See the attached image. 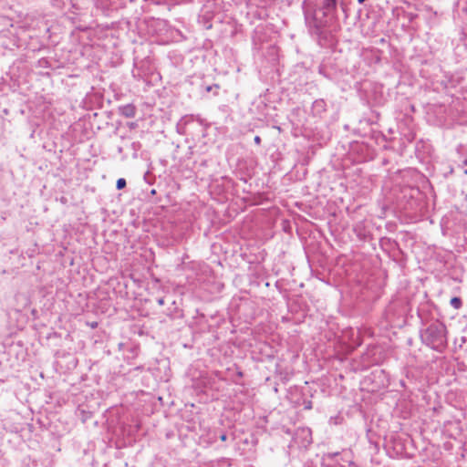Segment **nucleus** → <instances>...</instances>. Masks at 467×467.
Listing matches in <instances>:
<instances>
[{"instance_id": "obj_11", "label": "nucleus", "mask_w": 467, "mask_h": 467, "mask_svg": "<svg viewBox=\"0 0 467 467\" xmlns=\"http://www.w3.org/2000/svg\"><path fill=\"white\" fill-rule=\"evenodd\" d=\"M254 140L258 145L261 143V138L259 136H255Z\"/></svg>"}, {"instance_id": "obj_10", "label": "nucleus", "mask_w": 467, "mask_h": 467, "mask_svg": "<svg viewBox=\"0 0 467 467\" xmlns=\"http://www.w3.org/2000/svg\"><path fill=\"white\" fill-rule=\"evenodd\" d=\"M220 440L222 441H225L227 440V435L226 433L223 432L220 436H219Z\"/></svg>"}, {"instance_id": "obj_9", "label": "nucleus", "mask_w": 467, "mask_h": 467, "mask_svg": "<svg viewBox=\"0 0 467 467\" xmlns=\"http://www.w3.org/2000/svg\"><path fill=\"white\" fill-rule=\"evenodd\" d=\"M213 88H219V86L217 84H214L213 86H207L206 91L210 92L213 89Z\"/></svg>"}, {"instance_id": "obj_13", "label": "nucleus", "mask_w": 467, "mask_h": 467, "mask_svg": "<svg viewBox=\"0 0 467 467\" xmlns=\"http://www.w3.org/2000/svg\"><path fill=\"white\" fill-rule=\"evenodd\" d=\"M305 408H306V409H308V410H309V409H311V408H312V403H311V401H308V403L306 405V407H305Z\"/></svg>"}, {"instance_id": "obj_12", "label": "nucleus", "mask_w": 467, "mask_h": 467, "mask_svg": "<svg viewBox=\"0 0 467 467\" xmlns=\"http://www.w3.org/2000/svg\"><path fill=\"white\" fill-rule=\"evenodd\" d=\"M158 304L160 306H163L164 305V298L163 297H160L158 300H157Z\"/></svg>"}, {"instance_id": "obj_6", "label": "nucleus", "mask_w": 467, "mask_h": 467, "mask_svg": "<svg viewBox=\"0 0 467 467\" xmlns=\"http://www.w3.org/2000/svg\"><path fill=\"white\" fill-rule=\"evenodd\" d=\"M450 304L454 309H460L462 306V299L457 296L452 297Z\"/></svg>"}, {"instance_id": "obj_14", "label": "nucleus", "mask_w": 467, "mask_h": 467, "mask_svg": "<svg viewBox=\"0 0 467 467\" xmlns=\"http://www.w3.org/2000/svg\"><path fill=\"white\" fill-rule=\"evenodd\" d=\"M150 194H151V195H155V194H156V190L152 189V190L150 191Z\"/></svg>"}, {"instance_id": "obj_8", "label": "nucleus", "mask_w": 467, "mask_h": 467, "mask_svg": "<svg viewBox=\"0 0 467 467\" xmlns=\"http://www.w3.org/2000/svg\"><path fill=\"white\" fill-rule=\"evenodd\" d=\"M339 454H340L339 451L327 452V453L325 454V457L327 459L333 460L334 458H336Z\"/></svg>"}, {"instance_id": "obj_3", "label": "nucleus", "mask_w": 467, "mask_h": 467, "mask_svg": "<svg viewBox=\"0 0 467 467\" xmlns=\"http://www.w3.org/2000/svg\"><path fill=\"white\" fill-rule=\"evenodd\" d=\"M327 27H308L312 36H315L319 46L327 47L332 44V35L328 31L326 30Z\"/></svg>"}, {"instance_id": "obj_5", "label": "nucleus", "mask_w": 467, "mask_h": 467, "mask_svg": "<svg viewBox=\"0 0 467 467\" xmlns=\"http://www.w3.org/2000/svg\"><path fill=\"white\" fill-rule=\"evenodd\" d=\"M119 113L126 118H133L136 114V108L132 104L119 107Z\"/></svg>"}, {"instance_id": "obj_7", "label": "nucleus", "mask_w": 467, "mask_h": 467, "mask_svg": "<svg viewBox=\"0 0 467 467\" xmlns=\"http://www.w3.org/2000/svg\"><path fill=\"white\" fill-rule=\"evenodd\" d=\"M126 180L123 178H119L116 182V188L118 190H121L126 187Z\"/></svg>"}, {"instance_id": "obj_2", "label": "nucleus", "mask_w": 467, "mask_h": 467, "mask_svg": "<svg viewBox=\"0 0 467 467\" xmlns=\"http://www.w3.org/2000/svg\"><path fill=\"white\" fill-rule=\"evenodd\" d=\"M447 329L441 322L431 323L426 329L421 331L422 342L437 351H442L447 346Z\"/></svg>"}, {"instance_id": "obj_1", "label": "nucleus", "mask_w": 467, "mask_h": 467, "mask_svg": "<svg viewBox=\"0 0 467 467\" xmlns=\"http://www.w3.org/2000/svg\"><path fill=\"white\" fill-rule=\"evenodd\" d=\"M303 10L307 27H327L337 17V0H305Z\"/></svg>"}, {"instance_id": "obj_4", "label": "nucleus", "mask_w": 467, "mask_h": 467, "mask_svg": "<svg viewBox=\"0 0 467 467\" xmlns=\"http://www.w3.org/2000/svg\"><path fill=\"white\" fill-rule=\"evenodd\" d=\"M327 110V104L324 99H317L312 104V111L315 115H321Z\"/></svg>"}, {"instance_id": "obj_15", "label": "nucleus", "mask_w": 467, "mask_h": 467, "mask_svg": "<svg viewBox=\"0 0 467 467\" xmlns=\"http://www.w3.org/2000/svg\"><path fill=\"white\" fill-rule=\"evenodd\" d=\"M358 2L359 4H363V3L365 2V0H358Z\"/></svg>"}]
</instances>
